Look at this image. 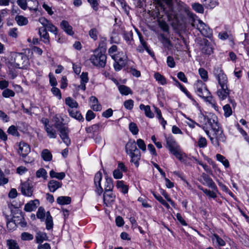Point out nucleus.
<instances>
[{
	"label": "nucleus",
	"mask_w": 249,
	"mask_h": 249,
	"mask_svg": "<svg viewBox=\"0 0 249 249\" xmlns=\"http://www.w3.org/2000/svg\"><path fill=\"white\" fill-rule=\"evenodd\" d=\"M71 200V198L70 196H61L57 197L56 202L58 204L63 205L70 204Z\"/></svg>",
	"instance_id": "nucleus-29"
},
{
	"label": "nucleus",
	"mask_w": 249,
	"mask_h": 249,
	"mask_svg": "<svg viewBox=\"0 0 249 249\" xmlns=\"http://www.w3.org/2000/svg\"><path fill=\"white\" fill-rule=\"evenodd\" d=\"M9 208L11 210V214L13 215V218L19 217L18 215L16 216V214H19L20 216L22 215V211L18 208L15 207L13 204L9 205Z\"/></svg>",
	"instance_id": "nucleus-35"
},
{
	"label": "nucleus",
	"mask_w": 249,
	"mask_h": 249,
	"mask_svg": "<svg viewBox=\"0 0 249 249\" xmlns=\"http://www.w3.org/2000/svg\"><path fill=\"white\" fill-rule=\"evenodd\" d=\"M39 205V201L38 199L31 200L25 204L24 210L26 212H32L36 210Z\"/></svg>",
	"instance_id": "nucleus-21"
},
{
	"label": "nucleus",
	"mask_w": 249,
	"mask_h": 249,
	"mask_svg": "<svg viewBox=\"0 0 249 249\" xmlns=\"http://www.w3.org/2000/svg\"><path fill=\"white\" fill-rule=\"evenodd\" d=\"M47 133V135L50 138H55L57 136L56 131L52 128V126L48 127L45 129Z\"/></svg>",
	"instance_id": "nucleus-45"
},
{
	"label": "nucleus",
	"mask_w": 249,
	"mask_h": 249,
	"mask_svg": "<svg viewBox=\"0 0 249 249\" xmlns=\"http://www.w3.org/2000/svg\"><path fill=\"white\" fill-rule=\"evenodd\" d=\"M96 115L91 110H89L86 115V121L89 122L91 120L95 118Z\"/></svg>",
	"instance_id": "nucleus-64"
},
{
	"label": "nucleus",
	"mask_w": 249,
	"mask_h": 249,
	"mask_svg": "<svg viewBox=\"0 0 249 249\" xmlns=\"http://www.w3.org/2000/svg\"><path fill=\"white\" fill-rule=\"evenodd\" d=\"M117 187L120 189V190L124 194H126L128 193V186L125 184L124 181L123 180H118L117 181L116 184Z\"/></svg>",
	"instance_id": "nucleus-32"
},
{
	"label": "nucleus",
	"mask_w": 249,
	"mask_h": 249,
	"mask_svg": "<svg viewBox=\"0 0 249 249\" xmlns=\"http://www.w3.org/2000/svg\"><path fill=\"white\" fill-rule=\"evenodd\" d=\"M38 34L40 37L41 41L47 45H50V36L46 29L43 28H39L38 30Z\"/></svg>",
	"instance_id": "nucleus-20"
},
{
	"label": "nucleus",
	"mask_w": 249,
	"mask_h": 249,
	"mask_svg": "<svg viewBox=\"0 0 249 249\" xmlns=\"http://www.w3.org/2000/svg\"><path fill=\"white\" fill-rule=\"evenodd\" d=\"M159 25L160 28L165 32H168L169 30V27L168 24L163 20H160L158 21Z\"/></svg>",
	"instance_id": "nucleus-52"
},
{
	"label": "nucleus",
	"mask_w": 249,
	"mask_h": 249,
	"mask_svg": "<svg viewBox=\"0 0 249 249\" xmlns=\"http://www.w3.org/2000/svg\"><path fill=\"white\" fill-rule=\"evenodd\" d=\"M6 218L7 219V227L10 230L15 229L17 226V222L16 219H10L9 216L6 215Z\"/></svg>",
	"instance_id": "nucleus-39"
},
{
	"label": "nucleus",
	"mask_w": 249,
	"mask_h": 249,
	"mask_svg": "<svg viewBox=\"0 0 249 249\" xmlns=\"http://www.w3.org/2000/svg\"><path fill=\"white\" fill-rule=\"evenodd\" d=\"M129 129L130 131L133 135H137L139 132V129L137 124L133 122H131L129 125Z\"/></svg>",
	"instance_id": "nucleus-54"
},
{
	"label": "nucleus",
	"mask_w": 249,
	"mask_h": 249,
	"mask_svg": "<svg viewBox=\"0 0 249 249\" xmlns=\"http://www.w3.org/2000/svg\"><path fill=\"white\" fill-rule=\"evenodd\" d=\"M199 74L204 81H207L208 78V72L204 68H201L198 70Z\"/></svg>",
	"instance_id": "nucleus-55"
},
{
	"label": "nucleus",
	"mask_w": 249,
	"mask_h": 249,
	"mask_svg": "<svg viewBox=\"0 0 249 249\" xmlns=\"http://www.w3.org/2000/svg\"><path fill=\"white\" fill-rule=\"evenodd\" d=\"M178 160L181 162H183L186 165H192V161L194 160L196 162H198V160L194 157L193 158L190 157H177Z\"/></svg>",
	"instance_id": "nucleus-30"
},
{
	"label": "nucleus",
	"mask_w": 249,
	"mask_h": 249,
	"mask_svg": "<svg viewBox=\"0 0 249 249\" xmlns=\"http://www.w3.org/2000/svg\"><path fill=\"white\" fill-rule=\"evenodd\" d=\"M102 126L101 123L94 124L86 128V131L88 133H95L98 132Z\"/></svg>",
	"instance_id": "nucleus-25"
},
{
	"label": "nucleus",
	"mask_w": 249,
	"mask_h": 249,
	"mask_svg": "<svg viewBox=\"0 0 249 249\" xmlns=\"http://www.w3.org/2000/svg\"><path fill=\"white\" fill-rule=\"evenodd\" d=\"M166 147L174 156H182V152L179 145L171 135L165 136Z\"/></svg>",
	"instance_id": "nucleus-5"
},
{
	"label": "nucleus",
	"mask_w": 249,
	"mask_h": 249,
	"mask_svg": "<svg viewBox=\"0 0 249 249\" xmlns=\"http://www.w3.org/2000/svg\"><path fill=\"white\" fill-rule=\"evenodd\" d=\"M125 108L128 110H132L134 106V101L132 99L126 100L124 103Z\"/></svg>",
	"instance_id": "nucleus-60"
},
{
	"label": "nucleus",
	"mask_w": 249,
	"mask_h": 249,
	"mask_svg": "<svg viewBox=\"0 0 249 249\" xmlns=\"http://www.w3.org/2000/svg\"><path fill=\"white\" fill-rule=\"evenodd\" d=\"M118 89L122 95H127L132 94V91L130 88L124 85H119Z\"/></svg>",
	"instance_id": "nucleus-31"
},
{
	"label": "nucleus",
	"mask_w": 249,
	"mask_h": 249,
	"mask_svg": "<svg viewBox=\"0 0 249 249\" xmlns=\"http://www.w3.org/2000/svg\"><path fill=\"white\" fill-rule=\"evenodd\" d=\"M62 183L55 180H51L48 183V188L51 192H54L57 189L62 187Z\"/></svg>",
	"instance_id": "nucleus-22"
},
{
	"label": "nucleus",
	"mask_w": 249,
	"mask_h": 249,
	"mask_svg": "<svg viewBox=\"0 0 249 249\" xmlns=\"http://www.w3.org/2000/svg\"><path fill=\"white\" fill-rule=\"evenodd\" d=\"M221 87L216 92L217 96L222 100H225L229 95L230 90L228 88L227 84H225L224 86L222 85H219Z\"/></svg>",
	"instance_id": "nucleus-18"
},
{
	"label": "nucleus",
	"mask_w": 249,
	"mask_h": 249,
	"mask_svg": "<svg viewBox=\"0 0 249 249\" xmlns=\"http://www.w3.org/2000/svg\"><path fill=\"white\" fill-rule=\"evenodd\" d=\"M201 178L204 181V182H202L203 184L206 185L213 190L217 189V186L215 183L207 174L205 173H203L201 176Z\"/></svg>",
	"instance_id": "nucleus-19"
},
{
	"label": "nucleus",
	"mask_w": 249,
	"mask_h": 249,
	"mask_svg": "<svg viewBox=\"0 0 249 249\" xmlns=\"http://www.w3.org/2000/svg\"><path fill=\"white\" fill-rule=\"evenodd\" d=\"M140 108L141 110L144 111V114L146 117L149 118L154 117V114L151 111L149 106H145L143 104H141L140 105Z\"/></svg>",
	"instance_id": "nucleus-28"
},
{
	"label": "nucleus",
	"mask_w": 249,
	"mask_h": 249,
	"mask_svg": "<svg viewBox=\"0 0 249 249\" xmlns=\"http://www.w3.org/2000/svg\"><path fill=\"white\" fill-rule=\"evenodd\" d=\"M6 245L8 249H20L17 242L13 239H8L6 240Z\"/></svg>",
	"instance_id": "nucleus-36"
},
{
	"label": "nucleus",
	"mask_w": 249,
	"mask_h": 249,
	"mask_svg": "<svg viewBox=\"0 0 249 249\" xmlns=\"http://www.w3.org/2000/svg\"><path fill=\"white\" fill-rule=\"evenodd\" d=\"M193 9L197 13H203L204 8L202 4L199 3H195L192 4Z\"/></svg>",
	"instance_id": "nucleus-51"
},
{
	"label": "nucleus",
	"mask_w": 249,
	"mask_h": 249,
	"mask_svg": "<svg viewBox=\"0 0 249 249\" xmlns=\"http://www.w3.org/2000/svg\"><path fill=\"white\" fill-rule=\"evenodd\" d=\"M65 103L71 108L70 109L77 108L78 107V103L70 97L66 98Z\"/></svg>",
	"instance_id": "nucleus-33"
},
{
	"label": "nucleus",
	"mask_w": 249,
	"mask_h": 249,
	"mask_svg": "<svg viewBox=\"0 0 249 249\" xmlns=\"http://www.w3.org/2000/svg\"><path fill=\"white\" fill-rule=\"evenodd\" d=\"M117 49L118 47L116 45H112L108 50V53L109 54L112 58L117 53Z\"/></svg>",
	"instance_id": "nucleus-63"
},
{
	"label": "nucleus",
	"mask_w": 249,
	"mask_h": 249,
	"mask_svg": "<svg viewBox=\"0 0 249 249\" xmlns=\"http://www.w3.org/2000/svg\"><path fill=\"white\" fill-rule=\"evenodd\" d=\"M125 150L127 154L130 156H139L140 152L137 148L136 142L130 140L125 145Z\"/></svg>",
	"instance_id": "nucleus-13"
},
{
	"label": "nucleus",
	"mask_w": 249,
	"mask_h": 249,
	"mask_svg": "<svg viewBox=\"0 0 249 249\" xmlns=\"http://www.w3.org/2000/svg\"><path fill=\"white\" fill-rule=\"evenodd\" d=\"M10 66L17 69H27L30 65L28 56L23 53H14L11 55Z\"/></svg>",
	"instance_id": "nucleus-3"
},
{
	"label": "nucleus",
	"mask_w": 249,
	"mask_h": 249,
	"mask_svg": "<svg viewBox=\"0 0 249 249\" xmlns=\"http://www.w3.org/2000/svg\"><path fill=\"white\" fill-rule=\"evenodd\" d=\"M123 37L128 44H130L131 41L133 39V33L131 31L129 32L124 31Z\"/></svg>",
	"instance_id": "nucleus-47"
},
{
	"label": "nucleus",
	"mask_w": 249,
	"mask_h": 249,
	"mask_svg": "<svg viewBox=\"0 0 249 249\" xmlns=\"http://www.w3.org/2000/svg\"><path fill=\"white\" fill-rule=\"evenodd\" d=\"M113 187L112 179L111 178H106L105 191H112Z\"/></svg>",
	"instance_id": "nucleus-48"
},
{
	"label": "nucleus",
	"mask_w": 249,
	"mask_h": 249,
	"mask_svg": "<svg viewBox=\"0 0 249 249\" xmlns=\"http://www.w3.org/2000/svg\"><path fill=\"white\" fill-rule=\"evenodd\" d=\"M197 42L199 49L203 53L210 55L213 53V47L211 43L206 38H197Z\"/></svg>",
	"instance_id": "nucleus-9"
},
{
	"label": "nucleus",
	"mask_w": 249,
	"mask_h": 249,
	"mask_svg": "<svg viewBox=\"0 0 249 249\" xmlns=\"http://www.w3.org/2000/svg\"><path fill=\"white\" fill-rule=\"evenodd\" d=\"M136 143L137 144L139 148L142 150V152H145L146 151V144H145V142L143 140L141 139H138Z\"/></svg>",
	"instance_id": "nucleus-56"
},
{
	"label": "nucleus",
	"mask_w": 249,
	"mask_h": 249,
	"mask_svg": "<svg viewBox=\"0 0 249 249\" xmlns=\"http://www.w3.org/2000/svg\"><path fill=\"white\" fill-rule=\"evenodd\" d=\"M124 57V56L123 55V52H118L116 53V54L112 58L114 60L115 62L125 63Z\"/></svg>",
	"instance_id": "nucleus-44"
},
{
	"label": "nucleus",
	"mask_w": 249,
	"mask_h": 249,
	"mask_svg": "<svg viewBox=\"0 0 249 249\" xmlns=\"http://www.w3.org/2000/svg\"><path fill=\"white\" fill-rule=\"evenodd\" d=\"M192 25L196 28L203 36L209 38L213 36L212 30L201 20H195Z\"/></svg>",
	"instance_id": "nucleus-6"
},
{
	"label": "nucleus",
	"mask_w": 249,
	"mask_h": 249,
	"mask_svg": "<svg viewBox=\"0 0 249 249\" xmlns=\"http://www.w3.org/2000/svg\"><path fill=\"white\" fill-rule=\"evenodd\" d=\"M213 72L219 85H222L223 86H224L225 84L228 83L227 76L224 73L221 65L215 66Z\"/></svg>",
	"instance_id": "nucleus-7"
},
{
	"label": "nucleus",
	"mask_w": 249,
	"mask_h": 249,
	"mask_svg": "<svg viewBox=\"0 0 249 249\" xmlns=\"http://www.w3.org/2000/svg\"><path fill=\"white\" fill-rule=\"evenodd\" d=\"M155 198L158 200L161 204H162L167 209H169L170 207L169 205L166 202L165 200L160 195H157L155 193L152 192Z\"/></svg>",
	"instance_id": "nucleus-46"
},
{
	"label": "nucleus",
	"mask_w": 249,
	"mask_h": 249,
	"mask_svg": "<svg viewBox=\"0 0 249 249\" xmlns=\"http://www.w3.org/2000/svg\"><path fill=\"white\" fill-rule=\"evenodd\" d=\"M47 172L44 168H40L36 172V176L37 178L42 177L44 179H46L47 178Z\"/></svg>",
	"instance_id": "nucleus-57"
},
{
	"label": "nucleus",
	"mask_w": 249,
	"mask_h": 249,
	"mask_svg": "<svg viewBox=\"0 0 249 249\" xmlns=\"http://www.w3.org/2000/svg\"><path fill=\"white\" fill-rule=\"evenodd\" d=\"M116 196L112 191H105L103 195L104 202L107 206H110L115 201Z\"/></svg>",
	"instance_id": "nucleus-17"
},
{
	"label": "nucleus",
	"mask_w": 249,
	"mask_h": 249,
	"mask_svg": "<svg viewBox=\"0 0 249 249\" xmlns=\"http://www.w3.org/2000/svg\"><path fill=\"white\" fill-rule=\"evenodd\" d=\"M102 178V174L101 172H98L94 176V185L97 186V184H101V181Z\"/></svg>",
	"instance_id": "nucleus-61"
},
{
	"label": "nucleus",
	"mask_w": 249,
	"mask_h": 249,
	"mask_svg": "<svg viewBox=\"0 0 249 249\" xmlns=\"http://www.w3.org/2000/svg\"><path fill=\"white\" fill-rule=\"evenodd\" d=\"M98 31L95 28L91 29L89 32V36L94 40H96L98 39Z\"/></svg>",
	"instance_id": "nucleus-53"
},
{
	"label": "nucleus",
	"mask_w": 249,
	"mask_h": 249,
	"mask_svg": "<svg viewBox=\"0 0 249 249\" xmlns=\"http://www.w3.org/2000/svg\"><path fill=\"white\" fill-rule=\"evenodd\" d=\"M45 211L44 208L40 207L36 213V217L43 222L45 220V217L46 216Z\"/></svg>",
	"instance_id": "nucleus-38"
},
{
	"label": "nucleus",
	"mask_w": 249,
	"mask_h": 249,
	"mask_svg": "<svg viewBox=\"0 0 249 249\" xmlns=\"http://www.w3.org/2000/svg\"><path fill=\"white\" fill-rule=\"evenodd\" d=\"M21 238L23 241H29L33 239L34 236L28 232H24L21 233Z\"/></svg>",
	"instance_id": "nucleus-59"
},
{
	"label": "nucleus",
	"mask_w": 249,
	"mask_h": 249,
	"mask_svg": "<svg viewBox=\"0 0 249 249\" xmlns=\"http://www.w3.org/2000/svg\"><path fill=\"white\" fill-rule=\"evenodd\" d=\"M17 3L23 10L27 9V5L30 11H36L38 9V2L37 0H18Z\"/></svg>",
	"instance_id": "nucleus-10"
},
{
	"label": "nucleus",
	"mask_w": 249,
	"mask_h": 249,
	"mask_svg": "<svg viewBox=\"0 0 249 249\" xmlns=\"http://www.w3.org/2000/svg\"><path fill=\"white\" fill-rule=\"evenodd\" d=\"M7 133L9 134L12 135H13L14 136H17V137H18V136H19V133L18 132V129H17L16 126H15L14 125H12L10 126L8 128V129L7 130Z\"/></svg>",
	"instance_id": "nucleus-50"
},
{
	"label": "nucleus",
	"mask_w": 249,
	"mask_h": 249,
	"mask_svg": "<svg viewBox=\"0 0 249 249\" xmlns=\"http://www.w3.org/2000/svg\"><path fill=\"white\" fill-rule=\"evenodd\" d=\"M154 78L160 84L164 85L166 84V78L159 72H156L154 74Z\"/></svg>",
	"instance_id": "nucleus-43"
},
{
	"label": "nucleus",
	"mask_w": 249,
	"mask_h": 249,
	"mask_svg": "<svg viewBox=\"0 0 249 249\" xmlns=\"http://www.w3.org/2000/svg\"><path fill=\"white\" fill-rule=\"evenodd\" d=\"M15 95V92L9 89H6L2 92V95L5 98H10L14 97Z\"/></svg>",
	"instance_id": "nucleus-49"
},
{
	"label": "nucleus",
	"mask_w": 249,
	"mask_h": 249,
	"mask_svg": "<svg viewBox=\"0 0 249 249\" xmlns=\"http://www.w3.org/2000/svg\"><path fill=\"white\" fill-rule=\"evenodd\" d=\"M60 26L61 29L67 34L69 35H73L74 33L72 31V28L67 21L65 20H62L60 23Z\"/></svg>",
	"instance_id": "nucleus-24"
},
{
	"label": "nucleus",
	"mask_w": 249,
	"mask_h": 249,
	"mask_svg": "<svg viewBox=\"0 0 249 249\" xmlns=\"http://www.w3.org/2000/svg\"><path fill=\"white\" fill-rule=\"evenodd\" d=\"M153 2L160 8V10L166 15L168 20L171 21L175 19L178 24L180 23L178 15L173 9L172 0H153Z\"/></svg>",
	"instance_id": "nucleus-1"
},
{
	"label": "nucleus",
	"mask_w": 249,
	"mask_h": 249,
	"mask_svg": "<svg viewBox=\"0 0 249 249\" xmlns=\"http://www.w3.org/2000/svg\"><path fill=\"white\" fill-rule=\"evenodd\" d=\"M213 136L209 135L208 136L213 145L219 146L220 142H224L226 141V137L220 126L217 129L213 130Z\"/></svg>",
	"instance_id": "nucleus-8"
},
{
	"label": "nucleus",
	"mask_w": 249,
	"mask_h": 249,
	"mask_svg": "<svg viewBox=\"0 0 249 249\" xmlns=\"http://www.w3.org/2000/svg\"><path fill=\"white\" fill-rule=\"evenodd\" d=\"M59 132V135L63 142L67 145L71 144V140L69 137L70 130L67 126L63 127L57 130Z\"/></svg>",
	"instance_id": "nucleus-15"
},
{
	"label": "nucleus",
	"mask_w": 249,
	"mask_h": 249,
	"mask_svg": "<svg viewBox=\"0 0 249 249\" xmlns=\"http://www.w3.org/2000/svg\"><path fill=\"white\" fill-rule=\"evenodd\" d=\"M202 2L206 8L211 9L215 7L218 4L217 0H204Z\"/></svg>",
	"instance_id": "nucleus-37"
},
{
	"label": "nucleus",
	"mask_w": 249,
	"mask_h": 249,
	"mask_svg": "<svg viewBox=\"0 0 249 249\" xmlns=\"http://www.w3.org/2000/svg\"><path fill=\"white\" fill-rule=\"evenodd\" d=\"M39 22L43 25V29H46V31H50L55 35L58 34V29L50 21L44 17L39 18Z\"/></svg>",
	"instance_id": "nucleus-12"
},
{
	"label": "nucleus",
	"mask_w": 249,
	"mask_h": 249,
	"mask_svg": "<svg viewBox=\"0 0 249 249\" xmlns=\"http://www.w3.org/2000/svg\"><path fill=\"white\" fill-rule=\"evenodd\" d=\"M20 188L21 193L24 196H32L34 191L33 186L28 180L21 182Z\"/></svg>",
	"instance_id": "nucleus-14"
},
{
	"label": "nucleus",
	"mask_w": 249,
	"mask_h": 249,
	"mask_svg": "<svg viewBox=\"0 0 249 249\" xmlns=\"http://www.w3.org/2000/svg\"><path fill=\"white\" fill-rule=\"evenodd\" d=\"M15 19L18 25L20 26L25 25L28 24V20L27 18L22 16H17L15 18Z\"/></svg>",
	"instance_id": "nucleus-42"
},
{
	"label": "nucleus",
	"mask_w": 249,
	"mask_h": 249,
	"mask_svg": "<svg viewBox=\"0 0 249 249\" xmlns=\"http://www.w3.org/2000/svg\"><path fill=\"white\" fill-rule=\"evenodd\" d=\"M87 1L90 4V6L93 10L95 11H98L99 5L98 0H87Z\"/></svg>",
	"instance_id": "nucleus-62"
},
{
	"label": "nucleus",
	"mask_w": 249,
	"mask_h": 249,
	"mask_svg": "<svg viewBox=\"0 0 249 249\" xmlns=\"http://www.w3.org/2000/svg\"><path fill=\"white\" fill-rule=\"evenodd\" d=\"M50 176L52 178L62 180L65 177V174L64 172L56 173L52 170L50 172Z\"/></svg>",
	"instance_id": "nucleus-40"
},
{
	"label": "nucleus",
	"mask_w": 249,
	"mask_h": 249,
	"mask_svg": "<svg viewBox=\"0 0 249 249\" xmlns=\"http://www.w3.org/2000/svg\"><path fill=\"white\" fill-rule=\"evenodd\" d=\"M46 218L45 220L46 228L47 230H49L53 228V217L51 215L50 212L48 211L46 212Z\"/></svg>",
	"instance_id": "nucleus-27"
},
{
	"label": "nucleus",
	"mask_w": 249,
	"mask_h": 249,
	"mask_svg": "<svg viewBox=\"0 0 249 249\" xmlns=\"http://www.w3.org/2000/svg\"><path fill=\"white\" fill-rule=\"evenodd\" d=\"M53 121L54 122V126L57 130L66 126L63 123V119L60 120L57 115H55L53 117Z\"/></svg>",
	"instance_id": "nucleus-34"
},
{
	"label": "nucleus",
	"mask_w": 249,
	"mask_h": 249,
	"mask_svg": "<svg viewBox=\"0 0 249 249\" xmlns=\"http://www.w3.org/2000/svg\"><path fill=\"white\" fill-rule=\"evenodd\" d=\"M16 147L20 156H27L31 151L30 145L24 142H19L16 145Z\"/></svg>",
	"instance_id": "nucleus-16"
},
{
	"label": "nucleus",
	"mask_w": 249,
	"mask_h": 249,
	"mask_svg": "<svg viewBox=\"0 0 249 249\" xmlns=\"http://www.w3.org/2000/svg\"><path fill=\"white\" fill-rule=\"evenodd\" d=\"M196 92L197 95L202 98H204L206 96L211 94L210 92L208 89L205 83L200 80L197 81L195 85Z\"/></svg>",
	"instance_id": "nucleus-11"
},
{
	"label": "nucleus",
	"mask_w": 249,
	"mask_h": 249,
	"mask_svg": "<svg viewBox=\"0 0 249 249\" xmlns=\"http://www.w3.org/2000/svg\"><path fill=\"white\" fill-rule=\"evenodd\" d=\"M89 61L95 66L104 68L106 64L107 56L104 53L96 49L90 56Z\"/></svg>",
	"instance_id": "nucleus-4"
},
{
	"label": "nucleus",
	"mask_w": 249,
	"mask_h": 249,
	"mask_svg": "<svg viewBox=\"0 0 249 249\" xmlns=\"http://www.w3.org/2000/svg\"><path fill=\"white\" fill-rule=\"evenodd\" d=\"M36 238V242L40 244L43 242L44 240H47L48 237L45 232H39L37 233Z\"/></svg>",
	"instance_id": "nucleus-41"
},
{
	"label": "nucleus",
	"mask_w": 249,
	"mask_h": 249,
	"mask_svg": "<svg viewBox=\"0 0 249 249\" xmlns=\"http://www.w3.org/2000/svg\"><path fill=\"white\" fill-rule=\"evenodd\" d=\"M199 123L202 128L204 130L206 134L209 135V131L208 128H211L212 131L217 129L219 128V124L218 122L217 116L213 114L209 116L201 115L199 117Z\"/></svg>",
	"instance_id": "nucleus-2"
},
{
	"label": "nucleus",
	"mask_w": 249,
	"mask_h": 249,
	"mask_svg": "<svg viewBox=\"0 0 249 249\" xmlns=\"http://www.w3.org/2000/svg\"><path fill=\"white\" fill-rule=\"evenodd\" d=\"M90 101L92 103L91 108L96 111H100L102 109L101 105L99 104L97 98L95 96H91Z\"/></svg>",
	"instance_id": "nucleus-26"
},
{
	"label": "nucleus",
	"mask_w": 249,
	"mask_h": 249,
	"mask_svg": "<svg viewBox=\"0 0 249 249\" xmlns=\"http://www.w3.org/2000/svg\"><path fill=\"white\" fill-rule=\"evenodd\" d=\"M68 111L71 117L80 122H83L84 121V118L79 111L75 110L74 109H68Z\"/></svg>",
	"instance_id": "nucleus-23"
},
{
	"label": "nucleus",
	"mask_w": 249,
	"mask_h": 249,
	"mask_svg": "<svg viewBox=\"0 0 249 249\" xmlns=\"http://www.w3.org/2000/svg\"><path fill=\"white\" fill-rule=\"evenodd\" d=\"M223 108L224 111V116L226 117H228L232 114V109L229 104L225 105Z\"/></svg>",
	"instance_id": "nucleus-58"
}]
</instances>
